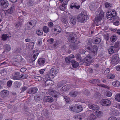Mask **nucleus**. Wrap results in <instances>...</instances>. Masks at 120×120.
Listing matches in <instances>:
<instances>
[{"instance_id":"nucleus-1","label":"nucleus","mask_w":120,"mask_h":120,"mask_svg":"<svg viewBox=\"0 0 120 120\" xmlns=\"http://www.w3.org/2000/svg\"><path fill=\"white\" fill-rule=\"evenodd\" d=\"M104 12L102 11H97L96 12V14L95 16V19L97 22L96 23L97 26L101 25V23L100 21L104 16Z\"/></svg>"},{"instance_id":"nucleus-2","label":"nucleus","mask_w":120,"mask_h":120,"mask_svg":"<svg viewBox=\"0 0 120 120\" xmlns=\"http://www.w3.org/2000/svg\"><path fill=\"white\" fill-rule=\"evenodd\" d=\"M87 18V13L85 11H82L81 13L79 14L77 17L79 22H86Z\"/></svg>"},{"instance_id":"nucleus-3","label":"nucleus","mask_w":120,"mask_h":120,"mask_svg":"<svg viewBox=\"0 0 120 120\" xmlns=\"http://www.w3.org/2000/svg\"><path fill=\"white\" fill-rule=\"evenodd\" d=\"M69 108L71 111L77 113L81 112L83 109L82 105L78 106L76 105H74L70 106Z\"/></svg>"},{"instance_id":"nucleus-4","label":"nucleus","mask_w":120,"mask_h":120,"mask_svg":"<svg viewBox=\"0 0 120 120\" xmlns=\"http://www.w3.org/2000/svg\"><path fill=\"white\" fill-rule=\"evenodd\" d=\"M98 50V47L96 45L92 46L91 48L88 47L86 49V50L88 52L91 53L93 57L97 55Z\"/></svg>"},{"instance_id":"nucleus-5","label":"nucleus","mask_w":120,"mask_h":120,"mask_svg":"<svg viewBox=\"0 0 120 120\" xmlns=\"http://www.w3.org/2000/svg\"><path fill=\"white\" fill-rule=\"evenodd\" d=\"M116 12L114 10H112L106 13L107 18L111 20L113 19L116 15Z\"/></svg>"},{"instance_id":"nucleus-6","label":"nucleus","mask_w":120,"mask_h":120,"mask_svg":"<svg viewBox=\"0 0 120 120\" xmlns=\"http://www.w3.org/2000/svg\"><path fill=\"white\" fill-rule=\"evenodd\" d=\"M91 56L89 55H88L84 58H83V60H81L82 62L85 63V65L86 66H89L90 65L91 62Z\"/></svg>"},{"instance_id":"nucleus-7","label":"nucleus","mask_w":120,"mask_h":120,"mask_svg":"<svg viewBox=\"0 0 120 120\" xmlns=\"http://www.w3.org/2000/svg\"><path fill=\"white\" fill-rule=\"evenodd\" d=\"M77 37L76 35L74 34H70L68 38V40L70 43H75L77 41Z\"/></svg>"},{"instance_id":"nucleus-8","label":"nucleus","mask_w":120,"mask_h":120,"mask_svg":"<svg viewBox=\"0 0 120 120\" xmlns=\"http://www.w3.org/2000/svg\"><path fill=\"white\" fill-rule=\"evenodd\" d=\"M119 62V58L117 54L113 55L112 58L111 63L112 64L115 65L117 64Z\"/></svg>"},{"instance_id":"nucleus-9","label":"nucleus","mask_w":120,"mask_h":120,"mask_svg":"<svg viewBox=\"0 0 120 120\" xmlns=\"http://www.w3.org/2000/svg\"><path fill=\"white\" fill-rule=\"evenodd\" d=\"M59 70V68L56 66L53 67L49 71L52 74L56 75L58 72Z\"/></svg>"},{"instance_id":"nucleus-10","label":"nucleus","mask_w":120,"mask_h":120,"mask_svg":"<svg viewBox=\"0 0 120 120\" xmlns=\"http://www.w3.org/2000/svg\"><path fill=\"white\" fill-rule=\"evenodd\" d=\"M111 104V101L108 99H103L101 102V104L104 106H109Z\"/></svg>"},{"instance_id":"nucleus-11","label":"nucleus","mask_w":120,"mask_h":120,"mask_svg":"<svg viewBox=\"0 0 120 120\" xmlns=\"http://www.w3.org/2000/svg\"><path fill=\"white\" fill-rule=\"evenodd\" d=\"M9 4L7 0H1L0 1V5L3 8L8 7Z\"/></svg>"},{"instance_id":"nucleus-12","label":"nucleus","mask_w":120,"mask_h":120,"mask_svg":"<svg viewBox=\"0 0 120 120\" xmlns=\"http://www.w3.org/2000/svg\"><path fill=\"white\" fill-rule=\"evenodd\" d=\"M54 77V75L51 74L49 71L47 75H45V78L43 79L44 81L47 80H50Z\"/></svg>"},{"instance_id":"nucleus-13","label":"nucleus","mask_w":120,"mask_h":120,"mask_svg":"<svg viewBox=\"0 0 120 120\" xmlns=\"http://www.w3.org/2000/svg\"><path fill=\"white\" fill-rule=\"evenodd\" d=\"M80 94V93L79 92L74 90L70 91L69 93L70 96L72 97H75Z\"/></svg>"},{"instance_id":"nucleus-14","label":"nucleus","mask_w":120,"mask_h":120,"mask_svg":"<svg viewBox=\"0 0 120 120\" xmlns=\"http://www.w3.org/2000/svg\"><path fill=\"white\" fill-rule=\"evenodd\" d=\"M85 116V115L84 114H80L78 115H75L74 116V118L77 120H81Z\"/></svg>"},{"instance_id":"nucleus-15","label":"nucleus","mask_w":120,"mask_h":120,"mask_svg":"<svg viewBox=\"0 0 120 120\" xmlns=\"http://www.w3.org/2000/svg\"><path fill=\"white\" fill-rule=\"evenodd\" d=\"M38 89L36 87L30 88L28 90L27 93L29 94H35L38 91Z\"/></svg>"},{"instance_id":"nucleus-16","label":"nucleus","mask_w":120,"mask_h":120,"mask_svg":"<svg viewBox=\"0 0 120 120\" xmlns=\"http://www.w3.org/2000/svg\"><path fill=\"white\" fill-rule=\"evenodd\" d=\"M49 94L52 96L56 98L57 97L58 95V93L55 90H50L49 92Z\"/></svg>"},{"instance_id":"nucleus-17","label":"nucleus","mask_w":120,"mask_h":120,"mask_svg":"<svg viewBox=\"0 0 120 120\" xmlns=\"http://www.w3.org/2000/svg\"><path fill=\"white\" fill-rule=\"evenodd\" d=\"M88 106L89 108L93 110H98L99 108L98 105L94 104H89Z\"/></svg>"},{"instance_id":"nucleus-18","label":"nucleus","mask_w":120,"mask_h":120,"mask_svg":"<svg viewBox=\"0 0 120 120\" xmlns=\"http://www.w3.org/2000/svg\"><path fill=\"white\" fill-rule=\"evenodd\" d=\"M20 73L19 72H16L15 73L12 79L14 80H20Z\"/></svg>"},{"instance_id":"nucleus-19","label":"nucleus","mask_w":120,"mask_h":120,"mask_svg":"<svg viewBox=\"0 0 120 120\" xmlns=\"http://www.w3.org/2000/svg\"><path fill=\"white\" fill-rule=\"evenodd\" d=\"M53 30L55 34L56 35L60 32L61 30V29L59 26H57L55 28H54Z\"/></svg>"},{"instance_id":"nucleus-20","label":"nucleus","mask_w":120,"mask_h":120,"mask_svg":"<svg viewBox=\"0 0 120 120\" xmlns=\"http://www.w3.org/2000/svg\"><path fill=\"white\" fill-rule=\"evenodd\" d=\"M9 94V92L7 90H4L0 93V95L4 97H6L8 96Z\"/></svg>"},{"instance_id":"nucleus-21","label":"nucleus","mask_w":120,"mask_h":120,"mask_svg":"<svg viewBox=\"0 0 120 120\" xmlns=\"http://www.w3.org/2000/svg\"><path fill=\"white\" fill-rule=\"evenodd\" d=\"M104 5L106 8L109 9L112 8L113 7L112 4L108 2H106L104 3Z\"/></svg>"},{"instance_id":"nucleus-22","label":"nucleus","mask_w":120,"mask_h":120,"mask_svg":"<svg viewBox=\"0 0 120 120\" xmlns=\"http://www.w3.org/2000/svg\"><path fill=\"white\" fill-rule=\"evenodd\" d=\"M45 62V59L44 58H41L39 59L38 61V64L42 66Z\"/></svg>"},{"instance_id":"nucleus-23","label":"nucleus","mask_w":120,"mask_h":120,"mask_svg":"<svg viewBox=\"0 0 120 120\" xmlns=\"http://www.w3.org/2000/svg\"><path fill=\"white\" fill-rule=\"evenodd\" d=\"M80 7L79 5H78L77 3H73L70 5V8L72 9L74 8H76L77 9H79Z\"/></svg>"},{"instance_id":"nucleus-24","label":"nucleus","mask_w":120,"mask_h":120,"mask_svg":"<svg viewBox=\"0 0 120 120\" xmlns=\"http://www.w3.org/2000/svg\"><path fill=\"white\" fill-rule=\"evenodd\" d=\"M80 45V43L78 42L75 44H74L71 46V49H75L78 48Z\"/></svg>"},{"instance_id":"nucleus-25","label":"nucleus","mask_w":120,"mask_h":120,"mask_svg":"<svg viewBox=\"0 0 120 120\" xmlns=\"http://www.w3.org/2000/svg\"><path fill=\"white\" fill-rule=\"evenodd\" d=\"M70 88L69 86L68 85H66L63 87L60 90L63 92H65L68 90Z\"/></svg>"},{"instance_id":"nucleus-26","label":"nucleus","mask_w":120,"mask_h":120,"mask_svg":"<svg viewBox=\"0 0 120 120\" xmlns=\"http://www.w3.org/2000/svg\"><path fill=\"white\" fill-rule=\"evenodd\" d=\"M96 116L93 113L91 114L88 116L87 118V120H95L96 119Z\"/></svg>"},{"instance_id":"nucleus-27","label":"nucleus","mask_w":120,"mask_h":120,"mask_svg":"<svg viewBox=\"0 0 120 120\" xmlns=\"http://www.w3.org/2000/svg\"><path fill=\"white\" fill-rule=\"evenodd\" d=\"M4 52H9L11 50V47L10 45H8L6 44L4 46Z\"/></svg>"},{"instance_id":"nucleus-28","label":"nucleus","mask_w":120,"mask_h":120,"mask_svg":"<svg viewBox=\"0 0 120 120\" xmlns=\"http://www.w3.org/2000/svg\"><path fill=\"white\" fill-rule=\"evenodd\" d=\"M26 26L27 29L28 30L34 27L31 23L30 22H27L26 24Z\"/></svg>"},{"instance_id":"nucleus-29","label":"nucleus","mask_w":120,"mask_h":120,"mask_svg":"<svg viewBox=\"0 0 120 120\" xmlns=\"http://www.w3.org/2000/svg\"><path fill=\"white\" fill-rule=\"evenodd\" d=\"M115 49V47L113 46L110 47L108 50L109 53L110 54H112L114 52Z\"/></svg>"},{"instance_id":"nucleus-30","label":"nucleus","mask_w":120,"mask_h":120,"mask_svg":"<svg viewBox=\"0 0 120 120\" xmlns=\"http://www.w3.org/2000/svg\"><path fill=\"white\" fill-rule=\"evenodd\" d=\"M71 63L73 67L74 68H76L79 66L78 63L75 60H72L71 61Z\"/></svg>"},{"instance_id":"nucleus-31","label":"nucleus","mask_w":120,"mask_h":120,"mask_svg":"<svg viewBox=\"0 0 120 120\" xmlns=\"http://www.w3.org/2000/svg\"><path fill=\"white\" fill-rule=\"evenodd\" d=\"M76 22V19L75 17L74 16H71L70 19V22L73 25L75 24Z\"/></svg>"},{"instance_id":"nucleus-32","label":"nucleus","mask_w":120,"mask_h":120,"mask_svg":"<svg viewBox=\"0 0 120 120\" xmlns=\"http://www.w3.org/2000/svg\"><path fill=\"white\" fill-rule=\"evenodd\" d=\"M96 116L98 117H100L102 115L103 113L102 112L99 110H97L95 112Z\"/></svg>"},{"instance_id":"nucleus-33","label":"nucleus","mask_w":120,"mask_h":120,"mask_svg":"<svg viewBox=\"0 0 120 120\" xmlns=\"http://www.w3.org/2000/svg\"><path fill=\"white\" fill-rule=\"evenodd\" d=\"M35 4L34 2L32 0H29L27 2V5L28 7L34 5Z\"/></svg>"},{"instance_id":"nucleus-34","label":"nucleus","mask_w":120,"mask_h":120,"mask_svg":"<svg viewBox=\"0 0 120 120\" xmlns=\"http://www.w3.org/2000/svg\"><path fill=\"white\" fill-rule=\"evenodd\" d=\"M45 81V84L46 86H50L52 85V81L51 80H47Z\"/></svg>"},{"instance_id":"nucleus-35","label":"nucleus","mask_w":120,"mask_h":120,"mask_svg":"<svg viewBox=\"0 0 120 120\" xmlns=\"http://www.w3.org/2000/svg\"><path fill=\"white\" fill-rule=\"evenodd\" d=\"M101 40L100 38H96L93 40V42L94 44H98L101 42Z\"/></svg>"},{"instance_id":"nucleus-36","label":"nucleus","mask_w":120,"mask_h":120,"mask_svg":"<svg viewBox=\"0 0 120 120\" xmlns=\"http://www.w3.org/2000/svg\"><path fill=\"white\" fill-rule=\"evenodd\" d=\"M112 85L114 86L117 87L120 86V83L118 81H115L112 82Z\"/></svg>"},{"instance_id":"nucleus-37","label":"nucleus","mask_w":120,"mask_h":120,"mask_svg":"<svg viewBox=\"0 0 120 120\" xmlns=\"http://www.w3.org/2000/svg\"><path fill=\"white\" fill-rule=\"evenodd\" d=\"M15 7L14 5H12L9 9H8V11L10 13H11L13 12L14 10Z\"/></svg>"},{"instance_id":"nucleus-38","label":"nucleus","mask_w":120,"mask_h":120,"mask_svg":"<svg viewBox=\"0 0 120 120\" xmlns=\"http://www.w3.org/2000/svg\"><path fill=\"white\" fill-rule=\"evenodd\" d=\"M15 58L16 59L17 61L19 62H20L22 61V57L20 55H17L15 56Z\"/></svg>"},{"instance_id":"nucleus-39","label":"nucleus","mask_w":120,"mask_h":120,"mask_svg":"<svg viewBox=\"0 0 120 120\" xmlns=\"http://www.w3.org/2000/svg\"><path fill=\"white\" fill-rule=\"evenodd\" d=\"M45 100L46 101L50 102H52L53 101V98L52 97L49 96L46 97Z\"/></svg>"},{"instance_id":"nucleus-40","label":"nucleus","mask_w":120,"mask_h":120,"mask_svg":"<svg viewBox=\"0 0 120 120\" xmlns=\"http://www.w3.org/2000/svg\"><path fill=\"white\" fill-rule=\"evenodd\" d=\"M27 44L29 48H30L31 49H33L34 44V42H31Z\"/></svg>"},{"instance_id":"nucleus-41","label":"nucleus","mask_w":120,"mask_h":120,"mask_svg":"<svg viewBox=\"0 0 120 120\" xmlns=\"http://www.w3.org/2000/svg\"><path fill=\"white\" fill-rule=\"evenodd\" d=\"M43 29L44 32L46 33H48L49 31V29L47 26H43Z\"/></svg>"},{"instance_id":"nucleus-42","label":"nucleus","mask_w":120,"mask_h":120,"mask_svg":"<svg viewBox=\"0 0 120 120\" xmlns=\"http://www.w3.org/2000/svg\"><path fill=\"white\" fill-rule=\"evenodd\" d=\"M38 53L36 54H33L32 55L31 59L32 61H34L36 59Z\"/></svg>"},{"instance_id":"nucleus-43","label":"nucleus","mask_w":120,"mask_h":120,"mask_svg":"<svg viewBox=\"0 0 120 120\" xmlns=\"http://www.w3.org/2000/svg\"><path fill=\"white\" fill-rule=\"evenodd\" d=\"M9 36L8 34H3L2 36V39L3 40H6L9 38Z\"/></svg>"},{"instance_id":"nucleus-44","label":"nucleus","mask_w":120,"mask_h":120,"mask_svg":"<svg viewBox=\"0 0 120 120\" xmlns=\"http://www.w3.org/2000/svg\"><path fill=\"white\" fill-rule=\"evenodd\" d=\"M50 107L52 109H59L60 108V107L56 106L54 104H52L50 105Z\"/></svg>"},{"instance_id":"nucleus-45","label":"nucleus","mask_w":120,"mask_h":120,"mask_svg":"<svg viewBox=\"0 0 120 120\" xmlns=\"http://www.w3.org/2000/svg\"><path fill=\"white\" fill-rule=\"evenodd\" d=\"M115 98L117 101L120 102V94H116L115 95Z\"/></svg>"},{"instance_id":"nucleus-46","label":"nucleus","mask_w":120,"mask_h":120,"mask_svg":"<svg viewBox=\"0 0 120 120\" xmlns=\"http://www.w3.org/2000/svg\"><path fill=\"white\" fill-rule=\"evenodd\" d=\"M83 92V94L85 95L88 96L90 95V91L87 89H85Z\"/></svg>"},{"instance_id":"nucleus-47","label":"nucleus","mask_w":120,"mask_h":120,"mask_svg":"<svg viewBox=\"0 0 120 120\" xmlns=\"http://www.w3.org/2000/svg\"><path fill=\"white\" fill-rule=\"evenodd\" d=\"M66 6L64 4H62L60 6V8L62 11H64L66 9Z\"/></svg>"},{"instance_id":"nucleus-48","label":"nucleus","mask_w":120,"mask_h":120,"mask_svg":"<svg viewBox=\"0 0 120 120\" xmlns=\"http://www.w3.org/2000/svg\"><path fill=\"white\" fill-rule=\"evenodd\" d=\"M34 99L36 101H39L41 99V96L38 95H35L34 97Z\"/></svg>"},{"instance_id":"nucleus-49","label":"nucleus","mask_w":120,"mask_h":120,"mask_svg":"<svg viewBox=\"0 0 120 120\" xmlns=\"http://www.w3.org/2000/svg\"><path fill=\"white\" fill-rule=\"evenodd\" d=\"M110 69L107 68L104 72V74L108 76L109 74Z\"/></svg>"},{"instance_id":"nucleus-50","label":"nucleus","mask_w":120,"mask_h":120,"mask_svg":"<svg viewBox=\"0 0 120 120\" xmlns=\"http://www.w3.org/2000/svg\"><path fill=\"white\" fill-rule=\"evenodd\" d=\"M75 56L76 57V59L79 60H80V62H82L81 60H83V58H81V56L80 55V54H77Z\"/></svg>"},{"instance_id":"nucleus-51","label":"nucleus","mask_w":120,"mask_h":120,"mask_svg":"<svg viewBox=\"0 0 120 120\" xmlns=\"http://www.w3.org/2000/svg\"><path fill=\"white\" fill-rule=\"evenodd\" d=\"M28 77L27 75L26 74L20 75V79H23L26 78Z\"/></svg>"},{"instance_id":"nucleus-52","label":"nucleus","mask_w":120,"mask_h":120,"mask_svg":"<svg viewBox=\"0 0 120 120\" xmlns=\"http://www.w3.org/2000/svg\"><path fill=\"white\" fill-rule=\"evenodd\" d=\"M116 37L114 36H112L111 37L110 40L111 42H114L116 40Z\"/></svg>"},{"instance_id":"nucleus-53","label":"nucleus","mask_w":120,"mask_h":120,"mask_svg":"<svg viewBox=\"0 0 120 120\" xmlns=\"http://www.w3.org/2000/svg\"><path fill=\"white\" fill-rule=\"evenodd\" d=\"M15 88H17L20 87V84L18 82H15Z\"/></svg>"},{"instance_id":"nucleus-54","label":"nucleus","mask_w":120,"mask_h":120,"mask_svg":"<svg viewBox=\"0 0 120 120\" xmlns=\"http://www.w3.org/2000/svg\"><path fill=\"white\" fill-rule=\"evenodd\" d=\"M107 77L109 79H113L115 78V75L113 74H110L108 76H107Z\"/></svg>"},{"instance_id":"nucleus-55","label":"nucleus","mask_w":120,"mask_h":120,"mask_svg":"<svg viewBox=\"0 0 120 120\" xmlns=\"http://www.w3.org/2000/svg\"><path fill=\"white\" fill-rule=\"evenodd\" d=\"M38 36L41 35L42 34L43 31L42 30H38L36 32Z\"/></svg>"},{"instance_id":"nucleus-56","label":"nucleus","mask_w":120,"mask_h":120,"mask_svg":"<svg viewBox=\"0 0 120 120\" xmlns=\"http://www.w3.org/2000/svg\"><path fill=\"white\" fill-rule=\"evenodd\" d=\"M22 23L21 22H19L16 24L15 25L16 27L17 28H19L22 26Z\"/></svg>"},{"instance_id":"nucleus-57","label":"nucleus","mask_w":120,"mask_h":120,"mask_svg":"<svg viewBox=\"0 0 120 120\" xmlns=\"http://www.w3.org/2000/svg\"><path fill=\"white\" fill-rule=\"evenodd\" d=\"M30 22L32 24V26H33V27H34L37 21L35 20H32Z\"/></svg>"},{"instance_id":"nucleus-58","label":"nucleus","mask_w":120,"mask_h":120,"mask_svg":"<svg viewBox=\"0 0 120 120\" xmlns=\"http://www.w3.org/2000/svg\"><path fill=\"white\" fill-rule=\"evenodd\" d=\"M112 95V93L109 91H107L106 96L108 97L111 96Z\"/></svg>"},{"instance_id":"nucleus-59","label":"nucleus","mask_w":120,"mask_h":120,"mask_svg":"<svg viewBox=\"0 0 120 120\" xmlns=\"http://www.w3.org/2000/svg\"><path fill=\"white\" fill-rule=\"evenodd\" d=\"M65 61L67 63H70L71 62V59L68 57L66 58L65 59Z\"/></svg>"},{"instance_id":"nucleus-60","label":"nucleus","mask_w":120,"mask_h":120,"mask_svg":"<svg viewBox=\"0 0 120 120\" xmlns=\"http://www.w3.org/2000/svg\"><path fill=\"white\" fill-rule=\"evenodd\" d=\"M45 69H43L40 70L39 71V72L41 74H43L44 72L45 71Z\"/></svg>"},{"instance_id":"nucleus-61","label":"nucleus","mask_w":120,"mask_h":120,"mask_svg":"<svg viewBox=\"0 0 120 120\" xmlns=\"http://www.w3.org/2000/svg\"><path fill=\"white\" fill-rule=\"evenodd\" d=\"M54 39L52 38H51L47 40V41L50 44H52L53 43Z\"/></svg>"},{"instance_id":"nucleus-62","label":"nucleus","mask_w":120,"mask_h":120,"mask_svg":"<svg viewBox=\"0 0 120 120\" xmlns=\"http://www.w3.org/2000/svg\"><path fill=\"white\" fill-rule=\"evenodd\" d=\"M27 89V87L25 86H23L21 88V93L22 92L25 91Z\"/></svg>"},{"instance_id":"nucleus-63","label":"nucleus","mask_w":120,"mask_h":120,"mask_svg":"<svg viewBox=\"0 0 120 120\" xmlns=\"http://www.w3.org/2000/svg\"><path fill=\"white\" fill-rule=\"evenodd\" d=\"M90 8L91 10H93L95 9V6L94 5L92 4L90 5Z\"/></svg>"},{"instance_id":"nucleus-64","label":"nucleus","mask_w":120,"mask_h":120,"mask_svg":"<svg viewBox=\"0 0 120 120\" xmlns=\"http://www.w3.org/2000/svg\"><path fill=\"white\" fill-rule=\"evenodd\" d=\"M108 120H117V119L115 117H111L109 118Z\"/></svg>"}]
</instances>
